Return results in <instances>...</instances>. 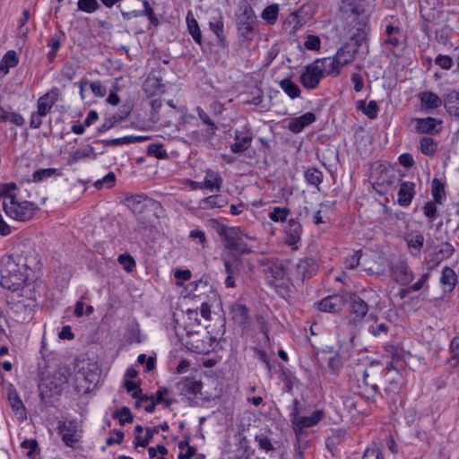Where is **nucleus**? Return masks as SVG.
Listing matches in <instances>:
<instances>
[{
	"instance_id": "f257e3e1",
	"label": "nucleus",
	"mask_w": 459,
	"mask_h": 459,
	"mask_svg": "<svg viewBox=\"0 0 459 459\" xmlns=\"http://www.w3.org/2000/svg\"><path fill=\"white\" fill-rule=\"evenodd\" d=\"M124 204L134 213L137 221L135 232L143 233L153 227L163 212L161 204L145 194L127 195Z\"/></svg>"
},
{
	"instance_id": "f03ea898",
	"label": "nucleus",
	"mask_w": 459,
	"mask_h": 459,
	"mask_svg": "<svg viewBox=\"0 0 459 459\" xmlns=\"http://www.w3.org/2000/svg\"><path fill=\"white\" fill-rule=\"evenodd\" d=\"M29 272H31V269L22 257L14 255H6L3 259L0 285L11 291L19 290L29 284Z\"/></svg>"
},
{
	"instance_id": "7ed1b4c3",
	"label": "nucleus",
	"mask_w": 459,
	"mask_h": 459,
	"mask_svg": "<svg viewBox=\"0 0 459 459\" xmlns=\"http://www.w3.org/2000/svg\"><path fill=\"white\" fill-rule=\"evenodd\" d=\"M238 39L241 47L247 48L253 41L255 34L256 16L251 4L247 0L238 3L234 14Z\"/></svg>"
},
{
	"instance_id": "20e7f679",
	"label": "nucleus",
	"mask_w": 459,
	"mask_h": 459,
	"mask_svg": "<svg viewBox=\"0 0 459 459\" xmlns=\"http://www.w3.org/2000/svg\"><path fill=\"white\" fill-rule=\"evenodd\" d=\"M216 232L223 242L224 253H233L237 257L250 254L253 250L239 236V229L219 224Z\"/></svg>"
},
{
	"instance_id": "39448f33",
	"label": "nucleus",
	"mask_w": 459,
	"mask_h": 459,
	"mask_svg": "<svg viewBox=\"0 0 459 459\" xmlns=\"http://www.w3.org/2000/svg\"><path fill=\"white\" fill-rule=\"evenodd\" d=\"M299 406V401L295 398L290 411V420L298 438L304 429L317 425L325 416L324 410L321 409L314 411L309 416H302L300 415L301 410Z\"/></svg>"
},
{
	"instance_id": "423d86ee",
	"label": "nucleus",
	"mask_w": 459,
	"mask_h": 459,
	"mask_svg": "<svg viewBox=\"0 0 459 459\" xmlns=\"http://www.w3.org/2000/svg\"><path fill=\"white\" fill-rule=\"evenodd\" d=\"M10 203L4 202L3 209L7 216L20 221H28L33 218L35 212L39 209V206L30 201L18 202L15 195H9Z\"/></svg>"
},
{
	"instance_id": "0eeeda50",
	"label": "nucleus",
	"mask_w": 459,
	"mask_h": 459,
	"mask_svg": "<svg viewBox=\"0 0 459 459\" xmlns=\"http://www.w3.org/2000/svg\"><path fill=\"white\" fill-rule=\"evenodd\" d=\"M346 303H350L349 325H359L368 312V303L356 292L345 293Z\"/></svg>"
},
{
	"instance_id": "6e6552de",
	"label": "nucleus",
	"mask_w": 459,
	"mask_h": 459,
	"mask_svg": "<svg viewBox=\"0 0 459 459\" xmlns=\"http://www.w3.org/2000/svg\"><path fill=\"white\" fill-rule=\"evenodd\" d=\"M176 390L178 395L182 396V400L192 406L196 403L198 394H201L203 387L202 382L195 377H182L176 384Z\"/></svg>"
},
{
	"instance_id": "1a4fd4ad",
	"label": "nucleus",
	"mask_w": 459,
	"mask_h": 459,
	"mask_svg": "<svg viewBox=\"0 0 459 459\" xmlns=\"http://www.w3.org/2000/svg\"><path fill=\"white\" fill-rule=\"evenodd\" d=\"M324 77L323 72L319 68V61L315 60L304 66L299 76V82L305 89L311 91L318 87Z\"/></svg>"
},
{
	"instance_id": "9d476101",
	"label": "nucleus",
	"mask_w": 459,
	"mask_h": 459,
	"mask_svg": "<svg viewBox=\"0 0 459 459\" xmlns=\"http://www.w3.org/2000/svg\"><path fill=\"white\" fill-rule=\"evenodd\" d=\"M221 259L228 276L225 279L227 288H234L236 286L235 277L240 274L243 266L242 257H237L233 253H222Z\"/></svg>"
},
{
	"instance_id": "9b49d317",
	"label": "nucleus",
	"mask_w": 459,
	"mask_h": 459,
	"mask_svg": "<svg viewBox=\"0 0 459 459\" xmlns=\"http://www.w3.org/2000/svg\"><path fill=\"white\" fill-rule=\"evenodd\" d=\"M309 6L302 5L298 10L292 12L284 21L283 27L287 30H289L290 34H296L297 31L301 29L311 18L307 11Z\"/></svg>"
},
{
	"instance_id": "f8f14e48",
	"label": "nucleus",
	"mask_w": 459,
	"mask_h": 459,
	"mask_svg": "<svg viewBox=\"0 0 459 459\" xmlns=\"http://www.w3.org/2000/svg\"><path fill=\"white\" fill-rule=\"evenodd\" d=\"M235 143L230 144V151L235 154H242L247 151L252 144L253 133L248 126L234 131Z\"/></svg>"
},
{
	"instance_id": "ddd939ff",
	"label": "nucleus",
	"mask_w": 459,
	"mask_h": 459,
	"mask_svg": "<svg viewBox=\"0 0 459 459\" xmlns=\"http://www.w3.org/2000/svg\"><path fill=\"white\" fill-rule=\"evenodd\" d=\"M315 305L319 311L332 314L339 313L346 305L345 293L343 295H329Z\"/></svg>"
},
{
	"instance_id": "4468645a",
	"label": "nucleus",
	"mask_w": 459,
	"mask_h": 459,
	"mask_svg": "<svg viewBox=\"0 0 459 459\" xmlns=\"http://www.w3.org/2000/svg\"><path fill=\"white\" fill-rule=\"evenodd\" d=\"M273 432L270 429H261L255 435V441L257 443L260 450L265 453L273 452L279 449L282 444L281 439H275Z\"/></svg>"
},
{
	"instance_id": "2eb2a0df",
	"label": "nucleus",
	"mask_w": 459,
	"mask_h": 459,
	"mask_svg": "<svg viewBox=\"0 0 459 459\" xmlns=\"http://www.w3.org/2000/svg\"><path fill=\"white\" fill-rule=\"evenodd\" d=\"M39 392L40 401L44 403H51L52 398L60 395L62 392L61 385L57 384L53 378L42 379L39 384Z\"/></svg>"
},
{
	"instance_id": "dca6fc26",
	"label": "nucleus",
	"mask_w": 459,
	"mask_h": 459,
	"mask_svg": "<svg viewBox=\"0 0 459 459\" xmlns=\"http://www.w3.org/2000/svg\"><path fill=\"white\" fill-rule=\"evenodd\" d=\"M143 91L148 98L161 95L166 91V86L162 82V78L157 75L155 72H151L143 83Z\"/></svg>"
},
{
	"instance_id": "f3484780",
	"label": "nucleus",
	"mask_w": 459,
	"mask_h": 459,
	"mask_svg": "<svg viewBox=\"0 0 459 459\" xmlns=\"http://www.w3.org/2000/svg\"><path fill=\"white\" fill-rule=\"evenodd\" d=\"M302 225L298 219H290L285 227L284 242L287 246L291 247L292 249H298V243L301 239Z\"/></svg>"
},
{
	"instance_id": "a211bd4d",
	"label": "nucleus",
	"mask_w": 459,
	"mask_h": 459,
	"mask_svg": "<svg viewBox=\"0 0 459 459\" xmlns=\"http://www.w3.org/2000/svg\"><path fill=\"white\" fill-rule=\"evenodd\" d=\"M403 377L397 374L393 377H386L387 385L384 388L381 396L386 399L387 403L395 404L402 388Z\"/></svg>"
},
{
	"instance_id": "6ab92c4d",
	"label": "nucleus",
	"mask_w": 459,
	"mask_h": 459,
	"mask_svg": "<svg viewBox=\"0 0 459 459\" xmlns=\"http://www.w3.org/2000/svg\"><path fill=\"white\" fill-rule=\"evenodd\" d=\"M60 97V90L53 87L49 91L39 98L37 101L38 115L47 116L53 106L58 101Z\"/></svg>"
},
{
	"instance_id": "aec40b11",
	"label": "nucleus",
	"mask_w": 459,
	"mask_h": 459,
	"mask_svg": "<svg viewBox=\"0 0 459 459\" xmlns=\"http://www.w3.org/2000/svg\"><path fill=\"white\" fill-rule=\"evenodd\" d=\"M318 270L316 261L312 257H304L299 259L296 264L297 276L304 281L307 279L312 278L316 275Z\"/></svg>"
},
{
	"instance_id": "412c9836",
	"label": "nucleus",
	"mask_w": 459,
	"mask_h": 459,
	"mask_svg": "<svg viewBox=\"0 0 459 459\" xmlns=\"http://www.w3.org/2000/svg\"><path fill=\"white\" fill-rule=\"evenodd\" d=\"M412 122L415 124V131L422 134H438L440 128L437 126L441 121L437 118L428 117L424 118H413Z\"/></svg>"
},
{
	"instance_id": "4be33fe9",
	"label": "nucleus",
	"mask_w": 459,
	"mask_h": 459,
	"mask_svg": "<svg viewBox=\"0 0 459 459\" xmlns=\"http://www.w3.org/2000/svg\"><path fill=\"white\" fill-rule=\"evenodd\" d=\"M232 320L238 324L243 331L247 330L251 325L248 308L246 305L235 303L230 307Z\"/></svg>"
},
{
	"instance_id": "5701e85b",
	"label": "nucleus",
	"mask_w": 459,
	"mask_h": 459,
	"mask_svg": "<svg viewBox=\"0 0 459 459\" xmlns=\"http://www.w3.org/2000/svg\"><path fill=\"white\" fill-rule=\"evenodd\" d=\"M400 185L397 193V203L403 207H407L411 204V201L416 194L415 183L411 181H403L398 179Z\"/></svg>"
},
{
	"instance_id": "b1692460",
	"label": "nucleus",
	"mask_w": 459,
	"mask_h": 459,
	"mask_svg": "<svg viewBox=\"0 0 459 459\" xmlns=\"http://www.w3.org/2000/svg\"><path fill=\"white\" fill-rule=\"evenodd\" d=\"M58 434L66 446L74 447L78 439L75 437L76 426L73 420L59 422Z\"/></svg>"
},
{
	"instance_id": "393cba45",
	"label": "nucleus",
	"mask_w": 459,
	"mask_h": 459,
	"mask_svg": "<svg viewBox=\"0 0 459 459\" xmlns=\"http://www.w3.org/2000/svg\"><path fill=\"white\" fill-rule=\"evenodd\" d=\"M316 120V114L309 111L299 117L290 119L287 128L293 134H299L302 132L307 126L313 124Z\"/></svg>"
},
{
	"instance_id": "a878e982",
	"label": "nucleus",
	"mask_w": 459,
	"mask_h": 459,
	"mask_svg": "<svg viewBox=\"0 0 459 459\" xmlns=\"http://www.w3.org/2000/svg\"><path fill=\"white\" fill-rule=\"evenodd\" d=\"M209 29L215 34L217 45L221 48H226L228 46V41L224 32L223 16L221 13L217 16H213L209 22Z\"/></svg>"
},
{
	"instance_id": "bb28decb",
	"label": "nucleus",
	"mask_w": 459,
	"mask_h": 459,
	"mask_svg": "<svg viewBox=\"0 0 459 459\" xmlns=\"http://www.w3.org/2000/svg\"><path fill=\"white\" fill-rule=\"evenodd\" d=\"M7 398L12 410L18 416V418L22 420L26 419V408L13 385H10L8 387Z\"/></svg>"
},
{
	"instance_id": "cd10ccee",
	"label": "nucleus",
	"mask_w": 459,
	"mask_h": 459,
	"mask_svg": "<svg viewBox=\"0 0 459 459\" xmlns=\"http://www.w3.org/2000/svg\"><path fill=\"white\" fill-rule=\"evenodd\" d=\"M205 338L210 342L208 345L205 344L204 340L194 338L186 342V347L195 353L207 354L211 350L215 349V345H217L218 342L216 338L211 336L209 333H207Z\"/></svg>"
},
{
	"instance_id": "c85d7f7f",
	"label": "nucleus",
	"mask_w": 459,
	"mask_h": 459,
	"mask_svg": "<svg viewBox=\"0 0 459 459\" xmlns=\"http://www.w3.org/2000/svg\"><path fill=\"white\" fill-rule=\"evenodd\" d=\"M316 60L319 61V68L322 70L324 75L336 76L340 74L342 65H341L340 59H338L335 55L333 56L317 58Z\"/></svg>"
},
{
	"instance_id": "c756f323",
	"label": "nucleus",
	"mask_w": 459,
	"mask_h": 459,
	"mask_svg": "<svg viewBox=\"0 0 459 459\" xmlns=\"http://www.w3.org/2000/svg\"><path fill=\"white\" fill-rule=\"evenodd\" d=\"M97 157L98 153L94 152V148L88 144L84 148L71 152L67 158V164L73 165L85 159L96 160Z\"/></svg>"
},
{
	"instance_id": "7c9ffc66",
	"label": "nucleus",
	"mask_w": 459,
	"mask_h": 459,
	"mask_svg": "<svg viewBox=\"0 0 459 459\" xmlns=\"http://www.w3.org/2000/svg\"><path fill=\"white\" fill-rule=\"evenodd\" d=\"M420 100V108L423 111H429L439 108L443 104V100L432 91H422L419 94Z\"/></svg>"
},
{
	"instance_id": "2f4dec72",
	"label": "nucleus",
	"mask_w": 459,
	"mask_h": 459,
	"mask_svg": "<svg viewBox=\"0 0 459 459\" xmlns=\"http://www.w3.org/2000/svg\"><path fill=\"white\" fill-rule=\"evenodd\" d=\"M394 273L396 276V281L403 286L410 284L414 279L413 272L405 262L396 264Z\"/></svg>"
},
{
	"instance_id": "473e14b6",
	"label": "nucleus",
	"mask_w": 459,
	"mask_h": 459,
	"mask_svg": "<svg viewBox=\"0 0 459 459\" xmlns=\"http://www.w3.org/2000/svg\"><path fill=\"white\" fill-rule=\"evenodd\" d=\"M264 273L268 277H271L275 281H280L285 277L286 270L283 263L275 259L269 260L264 264Z\"/></svg>"
},
{
	"instance_id": "72a5a7b5",
	"label": "nucleus",
	"mask_w": 459,
	"mask_h": 459,
	"mask_svg": "<svg viewBox=\"0 0 459 459\" xmlns=\"http://www.w3.org/2000/svg\"><path fill=\"white\" fill-rule=\"evenodd\" d=\"M229 199L227 195L222 194L212 195L204 197L199 201V208L203 210L222 208L227 205Z\"/></svg>"
},
{
	"instance_id": "f704fd0d",
	"label": "nucleus",
	"mask_w": 459,
	"mask_h": 459,
	"mask_svg": "<svg viewBox=\"0 0 459 459\" xmlns=\"http://www.w3.org/2000/svg\"><path fill=\"white\" fill-rule=\"evenodd\" d=\"M359 53L358 47H353L351 43H344L336 52L335 56L340 59L341 65L351 64Z\"/></svg>"
},
{
	"instance_id": "c9c22d12",
	"label": "nucleus",
	"mask_w": 459,
	"mask_h": 459,
	"mask_svg": "<svg viewBox=\"0 0 459 459\" xmlns=\"http://www.w3.org/2000/svg\"><path fill=\"white\" fill-rule=\"evenodd\" d=\"M442 100L446 112L459 117V92L455 90L450 91Z\"/></svg>"
},
{
	"instance_id": "e433bc0d",
	"label": "nucleus",
	"mask_w": 459,
	"mask_h": 459,
	"mask_svg": "<svg viewBox=\"0 0 459 459\" xmlns=\"http://www.w3.org/2000/svg\"><path fill=\"white\" fill-rule=\"evenodd\" d=\"M186 290L189 291V295H193L194 299L200 301L203 297L206 295L208 290H212V285H210L207 281L200 279L199 281L190 282L187 285Z\"/></svg>"
},
{
	"instance_id": "4c0bfd02",
	"label": "nucleus",
	"mask_w": 459,
	"mask_h": 459,
	"mask_svg": "<svg viewBox=\"0 0 459 459\" xmlns=\"http://www.w3.org/2000/svg\"><path fill=\"white\" fill-rule=\"evenodd\" d=\"M222 183L223 179L218 172L210 169L205 171V177L204 179L205 188L210 191H220L222 186Z\"/></svg>"
},
{
	"instance_id": "58836bf2",
	"label": "nucleus",
	"mask_w": 459,
	"mask_h": 459,
	"mask_svg": "<svg viewBox=\"0 0 459 459\" xmlns=\"http://www.w3.org/2000/svg\"><path fill=\"white\" fill-rule=\"evenodd\" d=\"M362 0H342L341 11L345 14L355 15L359 18L364 13Z\"/></svg>"
},
{
	"instance_id": "ea45409f",
	"label": "nucleus",
	"mask_w": 459,
	"mask_h": 459,
	"mask_svg": "<svg viewBox=\"0 0 459 459\" xmlns=\"http://www.w3.org/2000/svg\"><path fill=\"white\" fill-rule=\"evenodd\" d=\"M369 318L374 320L375 323L369 325L368 333H371L374 337L377 338H385L388 335L390 325L387 323L377 321V316L370 314Z\"/></svg>"
},
{
	"instance_id": "a19ab883",
	"label": "nucleus",
	"mask_w": 459,
	"mask_h": 459,
	"mask_svg": "<svg viewBox=\"0 0 459 459\" xmlns=\"http://www.w3.org/2000/svg\"><path fill=\"white\" fill-rule=\"evenodd\" d=\"M186 24H187L188 32L192 36L195 42L198 45H202V42H203L202 32L199 28L198 22L195 20V18L194 17L191 11H189L186 15Z\"/></svg>"
},
{
	"instance_id": "79ce46f5",
	"label": "nucleus",
	"mask_w": 459,
	"mask_h": 459,
	"mask_svg": "<svg viewBox=\"0 0 459 459\" xmlns=\"http://www.w3.org/2000/svg\"><path fill=\"white\" fill-rule=\"evenodd\" d=\"M357 108L360 109L369 119L377 118L379 112V106L376 100H370L368 104L365 100H359Z\"/></svg>"
},
{
	"instance_id": "37998d69",
	"label": "nucleus",
	"mask_w": 459,
	"mask_h": 459,
	"mask_svg": "<svg viewBox=\"0 0 459 459\" xmlns=\"http://www.w3.org/2000/svg\"><path fill=\"white\" fill-rule=\"evenodd\" d=\"M440 283L444 286H447L449 291L455 289L457 283V275L451 267L445 266L443 268Z\"/></svg>"
},
{
	"instance_id": "c03bdc74",
	"label": "nucleus",
	"mask_w": 459,
	"mask_h": 459,
	"mask_svg": "<svg viewBox=\"0 0 459 459\" xmlns=\"http://www.w3.org/2000/svg\"><path fill=\"white\" fill-rule=\"evenodd\" d=\"M405 241L409 248L414 249L416 253H412L413 256H417L424 245V236L420 232H416L415 234L408 235L405 238Z\"/></svg>"
},
{
	"instance_id": "a18cd8bd",
	"label": "nucleus",
	"mask_w": 459,
	"mask_h": 459,
	"mask_svg": "<svg viewBox=\"0 0 459 459\" xmlns=\"http://www.w3.org/2000/svg\"><path fill=\"white\" fill-rule=\"evenodd\" d=\"M431 195L435 203L442 204L446 199L445 186L440 179L435 178L431 182Z\"/></svg>"
},
{
	"instance_id": "49530a36",
	"label": "nucleus",
	"mask_w": 459,
	"mask_h": 459,
	"mask_svg": "<svg viewBox=\"0 0 459 459\" xmlns=\"http://www.w3.org/2000/svg\"><path fill=\"white\" fill-rule=\"evenodd\" d=\"M281 90L292 100L300 96L301 91L299 87L290 78H285L279 82Z\"/></svg>"
},
{
	"instance_id": "de8ad7c7",
	"label": "nucleus",
	"mask_w": 459,
	"mask_h": 459,
	"mask_svg": "<svg viewBox=\"0 0 459 459\" xmlns=\"http://www.w3.org/2000/svg\"><path fill=\"white\" fill-rule=\"evenodd\" d=\"M19 64V58L14 50L7 51L0 63V69L4 74H7L10 68L15 67Z\"/></svg>"
},
{
	"instance_id": "09e8293b",
	"label": "nucleus",
	"mask_w": 459,
	"mask_h": 459,
	"mask_svg": "<svg viewBox=\"0 0 459 459\" xmlns=\"http://www.w3.org/2000/svg\"><path fill=\"white\" fill-rule=\"evenodd\" d=\"M304 178L308 185L315 186L318 188L323 181V172L316 168H308L304 172Z\"/></svg>"
},
{
	"instance_id": "8fccbe9b",
	"label": "nucleus",
	"mask_w": 459,
	"mask_h": 459,
	"mask_svg": "<svg viewBox=\"0 0 459 459\" xmlns=\"http://www.w3.org/2000/svg\"><path fill=\"white\" fill-rule=\"evenodd\" d=\"M62 173L59 169L55 168H48V169H39L33 172L32 174V181L33 182H41L46 178L51 177H60Z\"/></svg>"
},
{
	"instance_id": "3c124183",
	"label": "nucleus",
	"mask_w": 459,
	"mask_h": 459,
	"mask_svg": "<svg viewBox=\"0 0 459 459\" xmlns=\"http://www.w3.org/2000/svg\"><path fill=\"white\" fill-rule=\"evenodd\" d=\"M195 110L198 115V117L202 120L203 124L207 126L206 133L210 136L214 135L216 131L219 129L215 122L209 117V115L202 108L197 107Z\"/></svg>"
},
{
	"instance_id": "603ef678",
	"label": "nucleus",
	"mask_w": 459,
	"mask_h": 459,
	"mask_svg": "<svg viewBox=\"0 0 459 459\" xmlns=\"http://www.w3.org/2000/svg\"><path fill=\"white\" fill-rule=\"evenodd\" d=\"M420 152L427 156H433L437 151V143L431 137L424 136L420 142Z\"/></svg>"
},
{
	"instance_id": "864d4df0",
	"label": "nucleus",
	"mask_w": 459,
	"mask_h": 459,
	"mask_svg": "<svg viewBox=\"0 0 459 459\" xmlns=\"http://www.w3.org/2000/svg\"><path fill=\"white\" fill-rule=\"evenodd\" d=\"M290 213V209L288 207L275 206L268 213V217L274 222H284L287 221V217Z\"/></svg>"
},
{
	"instance_id": "5fc2aeb1",
	"label": "nucleus",
	"mask_w": 459,
	"mask_h": 459,
	"mask_svg": "<svg viewBox=\"0 0 459 459\" xmlns=\"http://www.w3.org/2000/svg\"><path fill=\"white\" fill-rule=\"evenodd\" d=\"M112 418L118 420L119 424L124 426L126 423H131L134 420V416L130 409L126 406H123L112 412Z\"/></svg>"
},
{
	"instance_id": "6e6d98bb",
	"label": "nucleus",
	"mask_w": 459,
	"mask_h": 459,
	"mask_svg": "<svg viewBox=\"0 0 459 459\" xmlns=\"http://www.w3.org/2000/svg\"><path fill=\"white\" fill-rule=\"evenodd\" d=\"M455 253V247L453 245L447 241L442 242L438 247L437 250L435 253L437 256V262L450 258Z\"/></svg>"
},
{
	"instance_id": "4d7b16f0",
	"label": "nucleus",
	"mask_w": 459,
	"mask_h": 459,
	"mask_svg": "<svg viewBox=\"0 0 459 459\" xmlns=\"http://www.w3.org/2000/svg\"><path fill=\"white\" fill-rule=\"evenodd\" d=\"M394 350V348H392ZM391 361L394 365V372L395 375L400 374L406 369V362L403 359V356L401 352H399L396 349L392 352Z\"/></svg>"
},
{
	"instance_id": "13d9d810",
	"label": "nucleus",
	"mask_w": 459,
	"mask_h": 459,
	"mask_svg": "<svg viewBox=\"0 0 459 459\" xmlns=\"http://www.w3.org/2000/svg\"><path fill=\"white\" fill-rule=\"evenodd\" d=\"M449 363L453 367L459 365V335H456L452 339L449 346Z\"/></svg>"
},
{
	"instance_id": "bf43d9fd",
	"label": "nucleus",
	"mask_w": 459,
	"mask_h": 459,
	"mask_svg": "<svg viewBox=\"0 0 459 459\" xmlns=\"http://www.w3.org/2000/svg\"><path fill=\"white\" fill-rule=\"evenodd\" d=\"M279 13V7L277 4H272L265 7L262 13V18L267 22L268 24L273 25L276 22Z\"/></svg>"
},
{
	"instance_id": "052dcab7",
	"label": "nucleus",
	"mask_w": 459,
	"mask_h": 459,
	"mask_svg": "<svg viewBox=\"0 0 459 459\" xmlns=\"http://www.w3.org/2000/svg\"><path fill=\"white\" fill-rule=\"evenodd\" d=\"M146 153L148 156L155 157L160 160L168 157V153L166 150H164L162 143H150L147 146Z\"/></svg>"
},
{
	"instance_id": "680f3d73",
	"label": "nucleus",
	"mask_w": 459,
	"mask_h": 459,
	"mask_svg": "<svg viewBox=\"0 0 459 459\" xmlns=\"http://www.w3.org/2000/svg\"><path fill=\"white\" fill-rule=\"evenodd\" d=\"M83 378L89 384H97L100 379V372L96 365H92V368L90 366L85 368H82Z\"/></svg>"
},
{
	"instance_id": "e2e57ef3",
	"label": "nucleus",
	"mask_w": 459,
	"mask_h": 459,
	"mask_svg": "<svg viewBox=\"0 0 459 459\" xmlns=\"http://www.w3.org/2000/svg\"><path fill=\"white\" fill-rule=\"evenodd\" d=\"M77 6L79 11L87 13H92L100 7L97 0H78Z\"/></svg>"
},
{
	"instance_id": "0e129e2a",
	"label": "nucleus",
	"mask_w": 459,
	"mask_h": 459,
	"mask_svg": "<svg viewBox=\"0 0 459 459\" xmlns=\"http://www.w3.org/2000/svg\"><path fill=\"white\" fill-rule=\"evenodd\" d=\"M435 9H430L429 12H426L422 7L420 9V17L424 20V22L421 24L420 29L426 34L429 33V23L433 22L435 19Z\"/></svg>"
},
{
	"instance_id": "69168bd1",
	"label": "nucleus",
	"mask_w": 459,
	"mask_h": 459,
	"mask_svg": "<svg viewBox=\"0 0 459 459\" xmlns=\"http://www.w3.org/2000/svg\"><path fill=\"white\" fill-rule=\"evenodd\" d=\"M118 263L123 266L124 270L130 273L135 267V261L129 254H121L117 258Z\"/></svg>"
},
{
	"instance_id": "338daca9",
	"label": "nucleus",
	"mask_w": 459,
	"mask_h": 459,
	"mask_svg": "<svg viewBox=\"0 0 459 459\" xmlns=\"http://www.w3.org/2000/svg\"><path fill=\"white\" fill-rule=\"evenodd\" d=\"M437 203L435 201L427 202L422 207L423 214L429 219V222H432L437 214Z\"/></svg>"
},
{
	"instance_id": "774afa93",
	"label": "nucleus",
	"mask_w": 459,
	"mask_h": 459,
	"mask_svg": "<svg viewBox=\"0 0 459 459\" xmlns=\"http://www.w3.org/2000/svg\"><path fill=\"white\" fill-rule=\"evenodd\" d=\"M76 73H77V68L73 63L66 62L65 64L63 65L62 69H61V76L64 79L71 82L75 77Z\"/></svg>"
}]
</instances>
